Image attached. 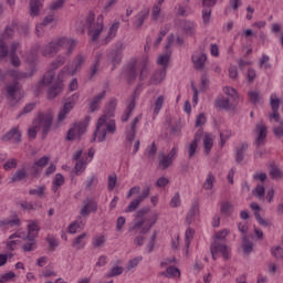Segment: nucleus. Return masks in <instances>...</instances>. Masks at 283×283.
I'll return each mask as SVG.
<instances>
[{"instance_id": "f257e3e1", "label": "nucleus", "mask_w": 283, "mask_h": 283, "mask_svg": "<svg viewBox=\"0 0 283 283\" xmlns=\"http://www.w3.org/2000/svg\"><path fill=\"white\" fill-rule=\"evenodd\" d=\"M113 116L114 104H109L104 114L97 119L96 128L91 143H94L96 138L98 143H104L105 138H107V134H116V120L112 119Z\"/></svg>"}, {"instance_id": "f03ea898", "label": "nucleus", "mask_w": 283, "mask_h": 283, "mask_svg": "<svg viewBox=\"0 0 283 283\" xmlns=\"http://www.w3.org/2000/svg\"><path fill=\"white\" fill-rule=\"evenodd\" d=\"M74 48H76V41L74 39L59 38L52 40L48 44H44L41 49V54L45 59H54V56H56V54H59V52H61L63 49L66 50V56H72Z\"/></svg>"}, {"instance_id": "7ed1b4c3", "label": "nucleus", "mask_w": 283, "mask_h": 283, "mask_svg": "<svg viewBox=\"0 0 283 283\" xmlns=\"http://www.w3.org/2000/svg\"><path fill=\"white\" fill-rule=\"evenodd\" d=\"M145 213H147V211L143 209L137 211V217L133 227L129 228V231H134L135 234L140 233V235L149 233L151 227L158 222V213L155 212L150 217H145Z\"/></svg>"}, {"instance_id": "20e7f679", "label": "nucleus", "mask_w": 283, "mask_h": 283, "mask_svg": "<svg viewBox=\"0 0 283 283\" xmlns=\"http://www.w3.org/2000/svg\"><path fill=\"white\" fill-rule=\"evenodd\" d=\"M85 25L88 30V36H91V41H98V36L103 32V14H99L96 19V14L93 11H90L86 15Z\"/></svg>"}, {"instance_id": "39448f33", "label": "nucleus", "mask_w": 283, "mask_h": 283, "mask_svg": "<svg viewBox=\"0 0 283 283\" xmlns=\"http://www.w3.org/2000/svg\"><path fill=\"white\" fill-rule=\"evenodd\" d=\"M67 59L63 54H59L51 63L49 70L44 73L42 80L38 85H50L54 77H56V70L63 67V64L66 63Z\"/></svg>"}, {"instance_id": "423d86ee", "label": "nucleus", "mask_w": 283, "mask_h": 283, "mask_svg": "<svg viewBox=\"0 0 283 283\" xmlns=\"http://www.w3.org/2000/svg\"><path fill=\"white\" fill-rule=\"evenodd\" d=\"M63 75L64 73H61V71L59 72V74L56 75V77L53 78V81L45 85L42 84L41 86L38 84V90L41 91L42 87H48V99L49 101H54V98H56V96H59V94H61V92H63Z\"/></svg>"}, {"instance_id": "0eeeda50", "label": "nucleus", "mask_w": 283, "mask_h": 283, "mask_svg": "<svg viewBox=\"0 0 283 283\" xmlns=\"http://www.w3.org/2000/svg\"><path fill=\"white\" fill-rule=\"evenodd\" d=\"M52 113H40L34 119L33 125L38 126L39 130L42 132L43 136H48L52 127Z\"/></svg>"}, {"instance_id": "6e6552de", "label": "nucleus", "mask_w": 283, "mask_h": 283, "mask_svg": "<svg viewBox=\"0 0 283 283\" xmlns=\"http://www.w3.org/2000/svg\"><path fill=\"white\" fill-rule=\"evenodd\" d=\"M85 61H87V56L84 54H77L73 64H66L60 71L61 74H69L70 76H74L76 72H81L83 65H85Z\"/></svg>"}, {"instance_id": "1a4fd4ad", "label": "nucleus", "mask_w": 283, "mask_h": 283, "mask_svg": "<svg viewBox=\"0 0 283 283\" xmlns=\"http://www.w3.org/2000/svg\"><path fill=\"white\" fill-rule=\"evenodd\" d=\"M76 103H78V93H74L69 98H66V102L57 114L59 123H63V119L67 117V114H70L72 109H74V105H76Z\"/></svg>"}, {"instance_id": "9d476101", "label": "nucleus", "mask_w": 283, "mask_h": 283, "mask_svg": "<svg viewBox=\"0 0 283 283\" xmlns=\"http://www.w3.org/2000/svg\"><path fill=\"white\" fill-rule=\"evenodd\" d=\"M136 70H138V60L136 59L130 60L124 69V78L129 85L136 82L138 76Z\"/></svg>"}, {"instance_id": "9b49d317", "label": "nucleus", "mask_w": 283, "mask_h": 283, "mask_svg": "<svg viewBox=\"0 0 283 283\" xmlns=\"http://www.w3.org/2000/svg\"><path fill=\"white\" fill-rule=\"evenodd\" d=\"M151 191V188L149 186H146L142 192L138 195L136 199H134L128 207L124 210L125 213H132L133 211H136L140 205V202H145L149 198V193Z\"/></svg>"}, {"instance_id": "f8f14e48", "label": "nucleus", "mask_w": 283, "mask_h": 283, "mask_svg": "<svg viewBox=\"0 0 283 283\" xmlns=\"http://www.w3.org/2000/svg\"><path fill=\"white\" fill-rule=\"evenodd\" d=\"M87 132V124L75 123L67 132L66 140H80L83 134Z\"/></svg>"}, {"instance_id": "ddd939ff", "label": "nucleus", "mask_w": 283, "mask_h": 283, "mask_svg": "<svg viewBox=\"0 0 283 283\" xmlns=\"http://www.w3.org/2000/svg\"><path fill=\"white\" fill-rule=\"evenodd\" d=\"M125 50V43L123 41H117L113 51L108 53V61L113 65H118L123 61V51Z\"/></svg>"}, {"instance_id": "4468645a", "label": "nucleus", "mask_w": 283, "mask_h": 283, "mask_svg": "<svg viewBox=\"0 0 283 283\" xmlns=\"http://www.w3.org/2000/svg\"><path fill=\"white\" fill-rule=\"evenodd\" d=\"M191 61L193 64L195 70L198 72L205 70V65L207 63V53L202 48H199L191 56Z\"/></svg>"}, {"instance_id": "2eb2a0df", "label": "nucleus", "mask_w": 283, "mask_h": 283, "mask_svg": "<svg viewBox=\"0 0 283 283\" xmlns=\"http://www.w3.org/2000/svg\"><path fill=\"white\" fill-rule=\"evenodd\" d=\"M210 251L212 260H217L216 255H218V253H221L223 260H229V247L218 240H214L210 245Z\"/></svg>"}, {"instance_id": "dca6fc26", "label": "nucleus", "mask_w": 283, "mask_h": 283, "mask_svg": "<svg viewBox=\"0 0 283 283\" xmlns=\"http://www.w3.org/2000/svg\"><path fill=\"white\" fill-rule=\"evenodd\" d=\"M270 107L272 113L269 114V120H274V123H282V120H280V98H277V95L272 94L270 96Z\"/></svg>"}, {"instance_id": "f3484780", "label": "nucleus", "mask_w": 283, "mask_h": 283, "mask_svg": "<svg viewBox=\"0 0 283 283\" xmlns=\"http://www.w3.org/2000/svg\"><path fill=\"white\" fill-rule=\"evenodd\" d=\"M176 154H178V147H172L169 154H161L159 158V167L165 171V169H169L174 164V159L176 158Z\"/></svg>"}, {"instance_id": "a211bd4d", "label": "nucleus", "mask_w": 283, "mask_h": 283, "mask_svg": "<svg viewBox=\"0 0 283 283\" xmlns=\"http://www.w3.org/2000/svg\"><path fill=\"white\" fill-rule=\"evenodd\" d=\"M254 132L256 134L254 145L256 147H262V145H264V140H266V135L269 134V128L263 123H259V124H256Z\"/></svg>"}, {"instance_id": "6ab92c4d", "label": "nucleus", "mask_w": 283, "mask_h": 283, "mask_svg": "<svg viewBox=\"0 0 283 283\" xmlns=\"http://www.w3.org/2000/svg\"><path fill=\"white\" fill-rule=\"evenodd\" d=\"M143 120V115L136 116L132 122L129 128L126 130V140L128 143H134V139L136 138V126L138 123Z\"/></svg>"}, {"instance_id": "aec40b11", "label": "nucleus", "mask_w": 283, "mask_h": 283, "mask_svg": "<svg viewBox=\"0 0 283 283\" xmlns=\"http://www.w3.org/2000/svg\"><path fill=\"white\" fill-rule=\"evenodd\" d=\"M12 139H13V143H15L17 145L21 143V132L19 130V127H13L7 134H4L1 138L3 143H9V140H12Z\"/></svg>"}, {"instance_id": "412c9836", "label": "nucleus", "mask_w": 283, "mask_h": 283, "mask_svg": "<svg viewBox=\"0 0 283 283\" xmlns=\"http://www.w3.org/2000/svg\"><path fill=\"white\" fill-rule=\"evenodd\" d=\"M148 17H149V8H145L140 10L135 17V20L133 22V28H135V30H140V28H143V23H145V20Z\"/></svg>"}, {"instance_id": "4be33fe9", "label": "nucleus", "mask_w": 283, "mask_h": 283, "mask_svg": "<svg viewBox=\"0 0 283 283\" xmlns=\"http://www.w3.org/2000/svg\"><path fill=\"white\" fill-rule=\"evenodd\" d=\"M97 209L98 206L96 205V202L87 199L86 201H84V206L82 207L80 214L82 218H87L90 213H96Z\"/></svg>"}, {"instance_id": "5701e85b", "label": "nucleus", "mask_w": 283, "mask_h": 283, "mask_svg": "<svg viewBox=\"0 0 283 283\" xmlns=\"http://www.w3.org/2000/svg\"><path fill=\"white\" fill-rule=\"evenodd\" d=\"M200 136H202V129H199L195 134V138L188 147V158H189V160H191V158H193V156H196V151L198 149V143H200Z\"/></svg>"}, {"instance_id": "b1692460", "label": "nucleus", "mask_w": 283, "mask_h": 283, "mask_svg": "<svg viewBox=\"0 0 283 283\" xmlns=\"http://www.w3.org/2000/svg\"><path fill=\"white\" fill-rule=\"evenodd\" d=\"M179 25L186 36H193L196 34V24L192 21L181 20Z\"/></svg>"}, {"instance_id": "393cba45", "label": "nucleus", "mask_w": 283, "mask_h": 283, "mask_svg": "<svg viewBox=\"0 0 283 283\" xmlns=\"http://www.w3.org/2000/svg\"><path fill=\"white\" fill-rule=\"evenodd\" d=\"M106 91H102L99 94L95 95L90 102V112H97L101 108V103L105 98Z\"/></svg>"}, {"instance_id": "a878e982", "label": "nucleus", "mask_w": 283, "mask_h": 283, "mask_svg": "<svg viewBox=\"0 0 283 283\" xmlns=\"http://www.w3.org/2000/svg\"><path fill=\"white\" fill-rule=\"evenodd\" d=\"M136 108V95H132L130 102L128 103L126 111L122 115V123H127L132 118V112Z\"/></svg>"}, {"instance_id": "bb28decb", "label": "nucleus", "mask_w": 283, "mask_h": 283, "mask_svg": "<svg viewBox=\"0 0 283 283\" xmlns=\"http://www.w3.org/2000/svg\"><path fill=\"white\" fill-rule=\"evenodd\" d=\"M165 76H167V70L160 69L155 71L154 74L150 76L149 84L150 85H158L161 81H165Z\"/></svg>"}, {"instance_id": "cd10ccee", "label": "nucleus", "mask_w": 283, "mask_h": 283, "mask_svg": "<svg viewBox=\"0 0 283 283\" xmlns=\"http://www.w3.org/2000/svg\"><path fill=\"white\" fill-rule=\"evenodd\" d=\"M234 99H231L230 97H221L217 101L216 106L220 109H231L235 105Z\"/></svg>"}, {"instance_id": "c85d7f7f", "label": "nucleus", "mask_w": 283, "mask_h": 283, "mask_svg": "<svg viewBox=\"0 0 283 283\" xmlns=\"http://www.w3.org/2000/svg\"><path fill=\"white\" fill-rule=\"evenodd\" d=\"M7 94L11 98V101H14V98H17V94H21V84L19 82L9 84L7 86Z\"/></svg>"}, {"instance_id": "c756f323", "label": "nucleus", "mask_w": 283, "mask_h": 283, "mask_svg": "<svg viewBox=\"0 0 283 283\" xmlns=\"http://www.w3.org/2000/svg\"><path fill=\"white\" fill-rule=\"evenodd\" d=\"M9 76H12V78H15V81H25V78H31L32 72H23V71H17V70H10L8 71Z\"/></svg>"}, {"instance_id": "7c9ffc66", "label": "nucleus", "mask_w": 283, "mask_h": 283, "mask_svg": "<svg viewBox=\"0 0 283 283\" xmlns=\"http://www.w3.org/2000/svg\"><path fill=\"white\" fill-rule=\"evenodd\" d=\"M39 222L38 221H30L28 224V234L27 238H32L34 240H36V238L39 237Z\"/></svg>"}, {"instance_id": "2f4dec72", "label": "nucleus", "mask_w": 283, "mask_h": 283, "mask_svg": "<svg viewBox=\"0 0 283 283\" xmlns=\"http://www.w3.org/2000/svg\"><path fill=\"white\" fill-rule=\"evenodd\" d=\"M41 8H43V2L39 0L30 1V17H39L41 12Z\"/></svg>"}, {"instance_id": "473e14b6", "label": "nucleus", "mask_w": 283, "mask_h": 283, "mask_svg": "<svg viewBox=\"0 0 283 283\" xmlns=\"http://www.w3.org/2000/svg\"><path fill=\"white\" fill-rule=\"evenodd\" d=\"M24 244L22 245V251H24V253H30L32 251H36V239H32V238H24Z\"/></svg>"}, {"instance_id": "72a5a7b5", "label": "nucleus", "mask_w": 283, "mask_h": 283, "mask_svg": "<svg viewBox=\"0 0 283 283\" xmlns=\"http://www.w3.org/2000/svg\"><path fill=\"white\" fill-rule=\"evenodd\" d=\"M203 147L206 156L211 154V149H213V135L206 133L203 138Z\"/></svg>"}, {"instance_id": "f704fd0d", "label": "nucleus", "mask_w": 283, "mask_h": 283, "mask_svg": "<svg viewBox=\"0 0 283 283\" xmlns=\"http://www.w3.org/2000/svg\"><path fill=\"white\" fill-rule=\"evenodd\" d=\"M87 238V233L84 232L82 234H80L78 237H76L73 242H72V247L73 249H77V251H81V249H85V239Z\"/></svg>"}, {"instance_id": "c9c22d12", "label": "nucleus", "mask_w": 283, "mask_h": 283, "mask_svg": "<svg viewBox=\"0 0 283 283\" xmlns=\"http://www.w3.org/2000/svg\"><path fill=\"white\" fill-rule=\"evenodd\" d=\"M213 185H216V176L212 172H209L202 187L205 191H211V189H213Z\"/></svg>"}, {"instance_id": "e433bc0d", "label": "nucleus", "mask_w": 283, "mask_h": 283, "mask_svg": "<svg viewBox=\"0 0 283 283\" xmlns=\"http://www.w3.org/2000/svg\"><path fill=\"white\" fill-rule=\"evenodd\" d=\"M118 28H120V22L118 21H115L109 30H108V34L106 36V43H109V41H112V39H115L116 38V34L118 32Z\"/></svg>"}, {"instance_id": "4c0bfd02", "label": "nucleus", "mask_w": 283, "mask_h": 283, "mask_svg": "<svg viewBox=\"0 0 283 283\" xmlns=\"http://www.w3.org/2000/svg\"><path fill=\"white\" fill-rule=\"evenodd\" d=\"M247 149H249L248 144H242L240 147H237V153L234 156L237 163H242V160H244V154H247Z\"/></svg>"}, {"instance_id": "58836bf2", "label": "nucleus", "mask_w": 283, "mask_h": 283, "mask_svg": "<svg viewBox=\"0 0 283 283\" xmlns=\"http://www.w3.org/2000/svg\"><path fill=\"white\" fill-rule=\"evenodd\" d=\"M199 213H200V205L193 203L191 206L190 210L188 211L187 217H186L187 222L191 223L193 218H196V216H198Z\"/></svg>"}, {"instance_id": "ea45409f", "label": "nucleus", "mask_w": 283, "mask_h": 283, "mask_svg": "<svg viewBox=\"0 0 283 283\" xmlns=\"http://www.w3.org/2000/svg\"><path fill=\"white\" fill-rule=\"evenodd\" d=\"M63 185H65V177L61 174H56L53 180L52 191L56 193V191H59V187H63Z\"/></svg>"}, {"instance_id": "a19ab883", "label": "nucleus", "mask_w": 283, "mask_h": 283, "mask_svg": "<svg viewBox=\"0 0 283 283\" xmlns=\"http://www.w3.org/2000/svg\"><path fill=\"white\" fill-rule=\"evenodd\" d=\"M160 275H164L165 277H180V270L175 266H169L166 272H161Z\"/></svg>"}, {"instance_id": "79ce46f5", "label": "nucleus", "mask_w": 283, "mask_h": 283, "mask_svg": "<svg viewBox=\"0 0 283 283\" xmlns=\"http://www.w3.org/2000/svg\"><path fill=\"white\" fill-rule=\"evenodd\" d=\"M28 178V172L25 169H19L10 179V182H20V180H25Z\"/></svg>"}, {"instance_id": "37998d69", "label": "nucleus", "mask_w": 283, "mask_h": 283, "mask_svg": "<svg viewBox=\"0 0 283 283\" xmlns=\"http://www.w3.org/2000/svg\"><path fill=\"white\" fill-rule=\"evenodd\" d=\"M78 229H85V222L83 221H74L69 226V233H76Z\"/></svg>"}, {"instance_id": "c03bdc74", "label": "nucleus", "mask_w": 283, "mask_h": 283, "mask_svg": "<svg viewBox=\"0 0 283 283\" xmlns=\"http://www.w3.org/2000/svg\"><path fill=\"white\" fill-rule=\"evenodd\" d=\"M223 93L228 98L238 103V91H235V88L227 86L223 88Z\"/></svg>"}, {"instance_id": "a18cd8bd", "label": "nucleus", "mask_w": 283, "mask_h": 283, "mask_svg": "<svg viewBox=\"0 0 283 283\" xmlns=\"http://www.w3.org/2000/svg\"><path fill=\"white\" fill-rule=\"evenodd\" d=\"M170 57H171V52L159 55L157 59L158 65H161L165 70V66L169 64Z\"/></svg>"}, {"instance_id": "49530a36", "label": "nucleus", "mask_w": 283, "mask_h": 283, "mask_svg": "<svg viewBox=\"0 0 283 283\" xmlns=\"http://www.w3.org/2000/svg\"><path fill=\"white\" fill-rule=\"evenodd\" d=\"M116 182H118V177L116 174L109 175L107 180L108 191H114V189H116Z\"/></svg>"}, {"instance_id": "de8ad7c7", "label": "nucleus", "mask_w": 283, "mask_h": 283, "mask_svg": "<svg viewBox=\"0 0 283 283\" xmlns=\"http://www.w3.org/2000/svg\"><path fill=\"white\" fill-rule=\"evenodd\" d=\"M8 54L9 50L6 41L3 39H0V60L3 61V59H8Z\"/></svg>"}, {"instance_id": "09e8293b", "label": "nucleus", "mask_w": 283, "mask_h": 283, "mask_svg": "<svg viewBox=\"0 0 283 283\" xmlns=\"http://www.w3.org/2000/svg\"><path fill=\"white\" fill-rule=\"evenodd\" d=\"M46 242L50 247V251H56V248L59 247V241L56 240L55 235L49 234L46 237Z\"/></svg>"}, {"instance_id": "8fccbe9b", "label": "nucleus", "mask_w": 283, "mask_h": 283, "mask_svg": "<svg viewBox=\"0 0 283 283\" xmlns=\"http://www.w3.org/2000/svg\"><path fill=\"white\" fill-rule=\"evenodd\" d=\"M164 104H165V97L164 95H159L155 101L154 114H157V115L160 114V111L163 109Z\"/></svg>"}, {"instance_id": "3c124183", "label": "nucleus", "mask_w": 283, "mask_h": 283, "mask_svg": "<svg viewBox=\"0 0 283 283\" xmlns=\"http://www.w3.org/2000/svg\"><path fill=\"white\" fill-rule=\"evenodd\" d=\"M48 163H50V156H43L40 159L35 160L33 164V169H36V167H46Z\"/></svg>"}, {"instance_id": "603ef678", "label": "nucleus", "mask_w": 283, "mask_h": 283, "mask_svg": "<svg viewBox=\"0 0 283 283\" xmlns=\"http://www.w3.org/2000/svg\"><path fill=\"white\" fill-rule=\"evenodd\" d=\"M19 219L15 217L13 219L0 220V227H17L19 226Z\"/></svg>"}, {"instance_id": "864d4df0", "label": "nucleus", "mask_w": 283, "mask_h": 283, "mask_svg": "<svg viewBox=\"0 0 283 283\" xmlns=\"http://www.w3.org/2000/svg\"><path fill=\"white\" fill-rule=\"evenodd\" d=\"M123 271H124L123 266L116 265V266H114V268L111 270L109 273H107V274L105 275V277H116V276H118V275H123Z\"/></svg>"}, {"instance_id": "5fc2aeb1", "label": "nucleus", "mask_w": 283, "mask_h": 283, "mask_svg": "<svg viewBox=\"0 0 283 283\" xmlns=\"http://www.w3.org/2000/svg\"><path fill=\"white\" fill-rule=\"evenodd\" d=\"M30 196H39V198L45 197V186H40L36 189L29 190Z\"/></svg>"}, {"instance_id": "6e6d98bb", "label": "nucleus", "mask_w": 283, "mask_h": 283, "mask_svg": "<svg viewBox=\"0 0 283 283\" xmlns=\"http://www.w3.org/2000/svg\"><path fill=\"white\" fill-rule=\"evenodd\" d=\"M63 6H65V0H55L49 6V10H51V12H54L56 10H61Z\"/></svg>"}, {"instance_id": "4d7b16f0", "label": "nucleus", "mask_w": 283, "mask_h": 283, "mask_svg": "<svg viewBox=\"0 0 283 283\" xmlns=\"http://www.w3.org/2000/svg\"><path fill=\"white\" fill-rule=\"evenodd\" d=\"M270 176L273 180H280L282 178V170L276 166H272L270 170Z\"/></svg>"}, {"instance_id": "13d9d810", "label": "nucleus", "mask_w": 283, "mask_h": 283, "mask_svg": "<svg viewBox=\"0 0 283 283\" xmlns=\"http://www.w3.org/2000/svg\"><path fill=\"white\" fill-rule=\"evenodd\" d=\"M193 233H195V231H193V229H191V228H188V229L186 230V235H185V238H186V248H187V249H189V247H190V244H191V241L193 240Z\"/></svg>"}, {"instance_id": "bf43d9fd", "label": "nucleus", "mask_w": 283, "mask_h": 283, "mask_svg": "<svg viewBox=\"0 0 283 283\" xmlns=\"http://www.w3.org/2000/svg\"><path fill=\"white\" fill-rule=\"evenodd\" d=\"M211 19V7H205L202 10V21L207 25Z\"/></svg>"}, {"instance_id": "052dcab7", "label": "nucleus", "mask_w": 283, "mask_h": 283, "mask_svg": "<svg viewBox=\"0 0 283 283\" xmlns=\"http://www.w3.org/2000/svg\"><path fill=\"white\" fill-rule=\"evenodd\" d=\"M249 96V101L250 103H252V105H258V103H260V93L258 92H249L248 93Z\"/></svg>"}, {"instance_id": "680f3d73", "label": "nucleus", "mask_w": 283, "mask_h": 283, "mask_svg": "<svg viewBox=\"0 0 283 283\" xmlns=\"http://www.w3.org/2000/svg\"><path fill=\"white\" fill-rule=\"evenodd\" d=\"M244 243H243V252L249 255V253H252L253 251V242L247 240V237L243 238Z\"/></svg>"}, {"instance_id": "e2e57ef3", "label": "nucleus", "mask_w": 283, "mask_h": 283, "mask_svg": "<svg viewBox=\"0 0 283 283\" xmlns=\"http://www.w3.org/2000/svg\"><path fill=\"white\" fill-rule=\"evenodd\" d=\"M231 138V130H223L220 133L221 147Z\"/></svg>"}, {"instance_id": "0e129e2a", "label": "nucleus", "mask_w": 283, "mask_h": 283, "mask_svg": "<svg viewBox=\"0 0 283 283\" xmlns=\"http://www.w3.org/2000/svg\"><path fill=\"white\" fill-rule=\"evenodd\" d=\"M103 244H105V237L104 235L94 238V240H93L94 249H101V247H103Z\"/></svg>"}, {"instance_id": "69168bd1", "label": "nucleus", "mask_w": 283, "mask_h": 283, "mask_svg": "<svg viewBox=\"0 0 283 283\" xmlns=\"http://www.w3.org/2000/svg\"><path fill=\"white\" fill-rule=\"evenodd\" d=\"M158 151V148L156 147V143H153L147 149H146V156L148 158H154L156 156V153Z\"/></svg>"}, {"instance_id": "338daca9", "label": "nucleus", "mask_w": 283, "mask_h": 283, "mask_svg": "<svg viewBox=\"0 0 283 283\" xmlns=\"http://www.w3.org/2000/svg\"><path fill=\"white\" fill-rule=\"evenodd\" d=\"M271 253L276 259L283 258V249H282V247L272 248L271 249Z\"/></svg>"}, {"instance_id": "774afa93", "label": "nucleus", "mask_w": 283, "mask_h": 283, "mask_svg": "<svg viewBox=\"0 0 283 283\" xmlns=\"http://www.w3.org/2000/svg\"><path fill=\"white\" fill-rule=\"evenodd\" d=\"M274 135L276 138L283 137V122H280V126L273 128Z\"/></svg>"}]
</instances>
